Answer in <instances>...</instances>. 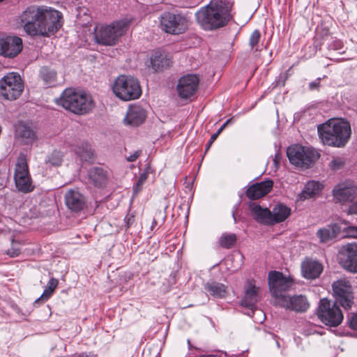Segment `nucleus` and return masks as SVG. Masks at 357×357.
<instances>
[{
    "instance_id": "3",
    "label": "nucleus",
    "mask_w": 357,
    "mask_h": 357,
    "mask_svg": "<svg viewBox=\"0 0 357 357\" xmlns=\"http://www.w3.org/2000/svg\"><path fill=\"white\" fill-rule=\"evenodd\" d=\"M319 137L327 146L343 147L349 142L351 129L350 123L342 119H331L317 127Z\"/></svg>"
},
{
    "instance_id": "17",
    "label": "nucleus",
    "mask_w": 357,
    "mask_h": 357,
    "mask_svg": "<svg viewBox=\"0 0 357 357\" xmlns=\"http://www.w3.org/2000/svg\"><path fill=\"white\" fill-rule=\"evenodd\" d=\"M15 136L21 144L27 145L32 144L37 139L35 128L24 121H19L15 125Z\"/></svg>"
},
{
    "instance_id": "33",
    "label": "nucleus",
    "mask_w": 357,
    "mask_h": 357,
    "mask_svg": "<svg viewBox=\"0 0 357 357\" xmlns=\"http://www.w3.org/2000/svg\"><path fill=\"white\" fill-rule=\"evenodd\" d=\"M40 76L46 85H50L56 80L55 71L47 67H42L40 68Z\"/></svg>"
},
{
    "instance_id": "20",
    "label": "nucleus",
    "mask_w": 357,
    "mask_h": 357,
    "mask_svg": "<svg viewBox=\"0 0 357 357\" xmlns=\"http://www.w3.org/2000/svg\"><path fill=\"white\" fill-rule=\"evenodd\" d=\"M146 118V112L140 105H133L128 107L123 123L131 127L142 124Z\"/></svg>"
},
{
    "instance_id": "47",
    "label": "nucleus",
    "mask_w": 357,
    "mask_h": 357,
    "mask_svg": "<svg viewBox=\"0 0 357 357\" xmlns=\"http://www.w3.org/2000/svg\"><path fill=\"white\" fill-rule=\"evenodd\" d=\"M330 47L333 50H340L342 47V43L340 40H335Z\"/></svg>"
},
{
    "instance_id": "7",
    "label": "nucleus",
    "mask_w": 357,
    "mask_h": 357,
    "mask_svg": "<svg viewBox=\"0 0 357 357\" xmlns=\"http://www.w3.org/2000/svg\"><path fill=\"white\" fill-rule=\"evenodd\" d=\"M14 181L15 188L19 192L29 193L34 189L29 171L27 159L24 153H20L17 159L14 170Z\"/></svg>"
},
{
    "instance_id": "48",
    "label": "nucleus",
    "mask_w": 357,
    "mask_h": 357,
    "mask_svg": "<svg viewBox=\"0 0 357 357\" xmlns=\"http://www.w3.org/2000/svg\"><path fill=\"white\" fill-rule=\"evenodd\" d=\"M320 84V79H318L314 82H312L309 84V87L311 90H314L315 89H317Z\"/></svg>"
},
{
    "instance_id": "27",
    "label": "nucleus",
    "mask_w": 357,
    "mask_h": 357,
    "mask_svg": "<svg viewBox=\"0 0 357 357\" xmlns=\"http://www.w3.org/2000/svg\"><path fill=\"white\" fill-rule=\"evenodd\" d=\"M340 231V227L337 224L329 225L327 227L320 229L317 232V237L321 243H327L335 238Z\"/></svg>"
},
{
    "instance_id": "36",
    "label": "nucleus",
    "mask_w": 357,
    "mask_h": 357,
    "mask_svg": "<svg viewBox=\"0 0 357 357\" xmlns=\"http://www.w3.org/2000/svg\"><path fill=\"white\" fill-rule=\"evenodd\" d=\"M149 174V168H147L143 173L139 175L137 183L133 186L134 194H138L142 189L144 183L146 181Z\"/></svg>"
},
{
    "instance_id": "30",
    "label": "nucleus",
    "mask_w": 357,
    "mask_h": 357,
    "mask_svg": "<svg viewBox=\"0 0 357 357\" xmlns=\"http://www.w3.org/2000/svg\"><path fill=\"white\" fill-rule=\"evenodd\" d=\"M204 289L209 295L214 298H223L227 293V287L223 284L216 282L206 283Z\"/></svg>"
},
{
    "instance_id": "4",
    "label": "nucleus",
    "mask_w": 357,
    "mask_h": 357,
    "mask_svg": "<svg viewBox=\"0 0 357 357\" xmlns=\"http://www.w3.org/2000/svg\"><path fill=\"white\" fill-rule=\"evenodd\" d=\"M56 103L77 114H84L93 107L91 97L86 93H78L72 89H66Z\"/></svg>"
},
{
    "instance_id": "15",
    "label": "nucleus",
    "mask_w": 357,
    "mask_h": 357,
    "mask_svg": "<svg viewBox=\"0 0 357 357\" xmlns=\"http://www.w3.org/2000/svg\"><path fill=\"white\" fill-rule=\"evenodd\" d=\"M22 48V40L18 36H7L0 38V54L5 57H15Z\"/></svg>"
},
{
    "instance_id": "24",
    "label": "nucleus",
    "mask_w": 357,
    "mask_h": 357,
    "mask_svg": "<svg viewBox=\"0 0 357 357\" xmlns=\"http://www.w3.org/2000/svg\"><path fill=\"white\" fill-rule=\"evenodd\" d=\"M65 202L71 211H79L83 208L85 200L78 190H70L66 193Z\"/></svg>"
},
{
    "instance_id": "43",
    "label": "nucleus",
    "mask_w": 357,
    "mask_h": 357,
    "mask_svg": "<svg viewBox=\"0 0 357 357\" xmlns=\"http://www.w3.org/2000/svg\"><path fill=\"white\" fill-rule=\"evenodd\" d=\"M349 327L357 331V312L354 314L349 319Z\"/></svg>"
},
{
    "instance_id": "25",
    "label": "nucleus",
    "mask_w": 357,
    "mask_h": 357,
    "mask_svg": "<svg viewBox=\"0 0 357 357\" xmlns=\"http://www.w3.org/2000/svg\"><path fill=\"white\" fill-rule=\"evenodd\" d=\"M250 209L253 218L259 222L266 225H273L271 211L267 208H261L259 205L252 204Z\"/></svg>"
},
{
    "instance_id": "21",
    "label": "nucleus",
    "mask_w": 357,
    "mask_h": 357,
    "mask_svg": "<svg viewBox=\"0 0 357 357\" xmlns=\"http://www.w3.org/2000/svg\"><path fill=\"white\" fill-rule=\"evenodd\" d=\"M357 194L356 188L348 183H340L333 190V195L336 202L344 203L353 200Z\"/></svg>"
},
{
    "instance_id": "49",
    "label": "nucleus",
    "mask_w": 357,
    "mask_h": 357,
    "mask_svg": "<svg viewBox=\"0 0 357 357\" xmlns=\"http://www.w3.org/2000/svg\"><path fill=\"white\" fill-rule=\"evenodd\" d=\"M280 155H279L278 153V154H275V158H274V160H273V161H274V163H275V166H278V165H279V160H280Z\"/></svg>"
},
{
    "instance_id": "10",
    "label": "nucleus",
    "mask_w": 357,
    "mask_h": 357,
    "mask_svg": "<svg viewBox=\"0 0 357 357\" xmlns=\"http://www.w3.org/2000/svg\"><path fill=\"white\" fill-rule=\"evenodd\" d=\"M24 89L21 77L16 73H10L0 79V96L7 100H15Z\"/></svg>"
},
{
    "instance_id": "34",
    "label": "nucleus",
    "mask_w": 357,
    "mask_h": 357,
    "mask_svg": "<svg viewBox=\"0 0 357 357\" xmlns=\"http://www.w3.org/2000/svg\"><path fill=\"white\" fill-rule=\"evenodd\" d=\"M236 241V236L234 234H223L219 240L220 244L222 248H231L234 245Z\"/></svg>"
},
{
    "instance_id": "42",
    "label": "nucleus",
    "mask_w": 357,
    "mask_h": 357,
    "mask_svg": "<svg viewBox=\"0 0 357 357\" xmlns=\"http://www.w3.org/2000/svg\"><path fill=\"white\" fill-rule=\"evenodd\" d=\"M58 284H59V281L58 280L55 279V278H51L48 283H47V286L46 288H47L48 289L51 290L52 291H54L55 289L56 288V287L58 286Z\"/></svg>"
},
{
    "instance_id": "50",
    "label": "nucleus",
    "mask_w": 357,
    "mask_h": 357,
    "mask_svg": "<svg viewBox=\"0 0 357 357\" xmlns=\"http://www.w3.org/2000/svg\"><path fill=\"white\" fill-rule=\"evenodd\" d=\"M331 163L333 164V165H334V166H335V164H336V161L333 160V161H332V162H331Z\"/></svg>"
},
{
    "instance_id": "32",
    "label": "nucleus",
    "mask_w": 357,
    "mask_h": 357,
    "mask_svg": "<svg viewBox=\"0 0 357 357\" xmlns=\"http://www.w3.org/2000/svg\"><path fill=\"white\" fill-rule=\"evenodd\" d=\"M73 151L82 160H89L93 156L91 146L87 143H82L79 146L74 147Z\"/></svg>"
},
{
    "instance_id": "45",
    "label": "nucleus",
    "mask_w": 357,
    "mask_h": 357,
    "mask_svg": "<svg viewBox=\"0 0 357 357\" xmlns=\"http://www.w3.org/2000/svg\"><path fill=\"white\" fill-rule=\"evenodd\" d=\"M125 222L128 228L131 227L135 222V216L133 215H127L125 218Z\"/></svg>"
},
{
    "instance_id": "5",
    "label": "nucleus",
    "mask_w": 357,
    "mask_h": 357,
    "mask_svg": "<svg viewBox=\"0 0 357 357\" xmlns=\"http://www.w3.org/2000/svg\"><path fill=\"white\" fill-rule=\"evenodd\" d=\"M112 90L115 96L123 101L136 100L142 95L139 82L131 75H119L112 84Z\"/></svg>"
},
{
    "instance_id": "31",
    "label": "nucleus",
    "mask_w": 357,
    "mask_h": 357,
    "mask_svg": "<svg viewBox=\"0 0 357 357\" xmlns=\"http://www.w3.org/2000/svg\"><path fill=\"white\" fill-rule=\"evenodd\" d=\"M290 213L291 210L289 208L283 204L276 205L271 211L273 225L283 222L290 215Z\"/></svg>"
},
{
    "instance_id": "26",
    "label": "nucleus",
    "mask_w": 357,
    "mask_h": 357,
    "mask_svg": "<svg viewBox=\"0 0 357 357\" xmlns=\"http://www.w3.org/2000/svg\"><path fill=\"white\" fill-rule=\"evenodd\" d=\"M151 63L155 71H161L169 66L170 59L162 52H155L151 57Z\"/></svg>"
},
{
    "instance_id": "18",
    "label": "nucleus",
    "mask_w": 357,
    "mask_h": 357,
    "mask_svg": "<svg viewBox=\"0 0 357 357\" xmlns=\"http://www.w3.org/2000/svg\"><path fill=\"white\" fill-rule=\"evenodd\" d=\"M259 288L256 287L254 280H248L245 287V295L241 301V305L250 308L252 314L258 313L264 317L261 310H254V307L259 301ZM264 319V317H263V319Z\"/></svg>"
},
{
    "instance_id": "40",
    "label": "nucleus",
    "mask_w": 357,
    "mask_h": 357,
    "mask_svg": "<svg viewBox=\"0 0 357 357\" xmlns=\"http://www.w3.org/2000/svg\"><path fill=\"white\" fill-rule=\"evenodd\" d=\"M343 231L346 237L357 239V226H349Z\"/></svg>"
},
{
    "instance_id": "1",
    "label": "nucleus",
    "mask_w": 357,
    "mask_h": 357,
    "mask_svg": "<svg viewBox=\"0 0 357 357\" xmlns=\"http://www.w3.org/2000/svg\"><path fill=\"white\" fill-rule=\"evenodd\" d=\"M19 19L24 32L32 37H50L61 26V13L46 6H29Z\"/></svg>"
},
{
    "instance_id": "11",
    "label": "nucleus",
    "mask_w": 357,
    "mask_h": 357,
    "mask_svg": "<svg viewBox=\"0 0 357 357\" xmlns=\"http://www.w3.org/2000/svg\"><path fill=\"white\" fill-rule=\"evenodd\" d=\"M161 28L171 34H180L187 30L189 23L187 17L180 13H165L160 20Z\"/></svg>"
},
{
    "instance_id": "16",
    "label": "nucleus",
    "mask_w": 357,
    "mask_h": 357,
    "mask_svg": "<svg viewBox=\"0 0 357 357\" xmlns=\"http://www.w3.org/2000/svg\"><path fill=\"white\" fill-rule=\"evenodd\" d=\"M199 79L196 75L189 74L181 77L177 84L179 97L187 99L193 96L198 89Z\"/></svg>"
},
{
    "instance_id": "35",
    "label": "nucleus",
    "mask_w": 357,
    "mask_h": 357,
    "mask_svg": "<svg viewBox=\"0 0 357 357\" xmlns=\"http://www.w3.org/2000/svg\"><path fill=\"white\" fill-rule=\"evenodd\" d=\"M63 156L61 152L54 151L47 157L45 160L46 163L58 167L62 163Z\"/></svg>"
},
{
    "instance_id": "19",
    "label": "nucleus",
    "mask_w": 357,
    "mask_h": 357,
    "mask_svg": "<svg viewBox=\"0 0 357 357\" xmlns=\"http://www.w3.org/2000/svg\"><path fill=\"white\" fill-rule=\"evenodd\" d=\"M277 305L301 312L306 311L310 304L305 296L298 295L294 296H287L286 297H280L279 298Z\"/></svg>"
},
{
    "instance_id": "39",
    "label": "nucleus",
    "mask_w": 357,
    "mask_h": 357,
    "mask_svg": "<svg viewBox=\"0 0 357 357\" xmlns=\"http://www.w3.org/2000/svg\"><path fill=\"white\" fill-rule=\"evenodd\" d=\"M20 243L13 240L11 248L7 251V254L11 257H15L20 255Z\"/></svg>"
},
{
    "instance_id": "2",
    "label": "nucleus",
    "mask_w": 357,
    "mask_h": 357,
    "mask_svg": "<svg viewBox=\"0 0 357 357\" xmlns=\"http://www.w3.org/2000/svg\"><path fill=\"white\" fill-rule=\"evenodd\" d=\"M233 3L227 0H211L195 13L197 24L205 31L222 28L232 19Z\"/></svg>"
},
{
    "instance_id": "14",
    "label": "nucleus",
    "mask_w": 357,
    "mask_h": 357,
    "mask_svg": "<svg viewBox=\"0 0 357 357\" xmlns=\"http://www.w3.org/2000/svg\"><path fill=\"white\" fill-rule=\"evenodd\" d=\"M338 261L346 271L357 273V243H348L342 247L338 254Z\"/></svg>"
},
{
    "instance_id": "13",
    "label": "nucleus",
    "mask_w": 357,
    "mask_h": 357,
    "mask_svg": "<svg viewBox=\"0 0 357 357\" xmlns=\"http://www.w3.org/2000/svg\"><path fill=\"white\" fill-rule=\"evenodd\" d=\"M332 287L335 302L345 310L350 309L354 304V296L349 282L345 279L339 280L333 283Z\"/></svg>"
},
{
    "instance_id": "29",
    "label": "nucleus",
    "mask_w": 357,
    "mask_h": 357,
    "mask_svg": "<svg viewBox=\"0 0 357 357\" xmlns=\"http://www.w3.org/2000/svg\"><path fill=\"white\" fill-rule=\"evenodd\" d=\"M322 188V185L319 182L314 181L307 182L299 195L300 199L305 200L316 196L321 192Z\"/></svg>"
},
{
    "instance_id": "44",
    "label": "nucleus",
    "mask_w": 357,
    "mask_h": 357,
    "mask_svg": "<svg viewBox=\"0 0 357 357\" xmlns=\"http://www.w3.org/2000/svg\"><path fill=\"white\" fill-rule=\"evenodd\" d=\"M141 153H142V151H140V150L135 151L133 153H132L130 155H128V157H126V160L128 162H134L138 158V157L141 155Z\"/></svg>"
},
{
    "instance_id": "23",
    "label": "nucleus",
    "mask_w": 357,
    "mask_h": 357,
    "mask_svg": "<svg viewBox=\"0 0 357 357\" xmlns=\"http://www.w3.org/2000/svg\"><path fill=\"white\" fill-rule=\"evenodd\" d=\"M271 180L259 182L250 185L246 191V195L251 199H259L268 194L273 188Z\"/></svg>"
},
{
    "instance_id": "38",
    "label": "nucleus",
    "mask_w": 357,
    "mask_h": 357,
    "mask_svg": "<svg viewBox=\"0 0 357 357\" xmlns=\"http://www.w3.org/2000/svg\"><path fill=\"white\" fill-rule=\"evenodd\" d=\"M231 121V119H228L227 120L220 128L219 129L217 130V132L214 134H213L211 137V139L210 140L208 141L207 145H206V151H207L210 146H211V144L214 142V141L217 139V137H218V135L222 132V130L225 128V127L228 125V123Z\"/></svg>"
},
{
    "instance_id": "8",
    "label": "nucleus",
    "mask_w": 357,
    "mask_h": 357,
    "mask_svg": "<svg viewBox=\"0 0 357 357\" xmlns=\"http://www.w3.org/2000/svg\"><path fill=\"white\" fill-rule=\"evenodd\" d=\"M319 319L326 325L336 327L343 321V314L336 304L327 298H322L319 301L317 311Z\"/></svg>"
},
{
    "instance_id": "37",
    "label": "nucleus",
    "mask_w": 357,
    "mask_h": 357,
    "mask_svg": "<svg viewBox=\"0 0 357 357\" xmlns=\"http://www.w3.org/2000/svg\"><path fill=\"white\" fill-rule=\"evenodd\" d=\"M261 38V33L259 30H255L249 39V45L252 50L257 51L259 50V42Z\"/></svg>"
},
{
    "instance_id": "6",
    "label": "nucleus",
    "mask_w": 357,
    "mask_h": 357,
    "mask_svg": "<svg viewBox=\"0 0 357 357\" xmlns=\"http://www.w3.org/2000/svg\"><path fill=\"white\" fill-rule=\"evenodd\" d=\"M128 27L129 21L126 19L114 21L109 24L102 25L96 29L95 39L98 43L103 45H114L126 33Z\"/></svg>"
},
{
    "instance_id": "41",
    "label": "nucleus",
    "mask_w": 357,
    "mask_h": 357,
    "mask_svg": "<svg viewBox=\"0 0 357 357\" xmlns=\"http://www.w3.org/2000/svg\"><path fill=\"white\" fill-rule=\"evenodd\" d=\"M52 294H53V291L48 289L47 288H45V290L43 291V293L40 296V297L35 301L34 305H37L40 303H43L45 301H46L47 300H48L50 298V297L52 295Z\"/></svg>"
},
{
    "instance_id": "9",
    "label": "nucleus",
    "mask_w": 357,
    "mask_h": 357,
    "mask_svg": "<svg viewBox=\"0 0 357 357\" xmlns=\"http://www.w3.org/2000/svg\"><path fill=\"white\" fill-rule=\"evenodd\" d=\"M287 155L292 165L305 168L309 167L319 157L314 150L298 144L289 146Z\"/></svg>"
},
{
    "instance_id": "46",
    "label": "nucleus",
    "mask_w": 357,
    "mask_h": 357,
    "mask_svg": "<svg viewBox=\"0 0 357 357\" xmlns=\"http://www.w3.org/2000/svg\"><path fill=\"white\" fill-rule=\"evenodd\" d=\"M348 213L349 214H357V200L349 206Z\"/></svg>"
},
{
    "instance_id": "12",
    "label": "nucleus",
    "mask_w": 357,
    "mask_h": 357,
    "mask_svg": "<svg viewBox=\"0 0 357 357\" xmlns=\"http://www.w3.org/2000/svg\"><path fill=\"white\" fill-rule=\"evenodd\" d=\"M292 280L285 277L282 273L278 271H271L268 274V285L270 291L275 298V304L278 305V301L280 297H286L283 292L287 291L292 285Z\"/></svg>"
},
{
    "instance_id": "22",
    "label": "nucleus",
    "mask_w": 357,
    "mask_h": 357,
    "mask_svg": "<svg viewBox=\"0 0 357 357\" xmlns=\"http://www.w3.org/2000/svg\"><path fill=\"white\" fill-rule=\"evenodd\" d=\"M323 271V266L318 261L306 259L301 264V272L306 279H315Z\"/></svg>"
},
{
    "instance_id": "28",
    "label": "nucleus",
    "mask_w": 357,
    "mask_h": 357,
    "mask_svg": "<svg viewBox=\"0 0 357 357\" xmlns=\"http://www.w3.org/2000/svg\"><path fill=\"white\" fill-rule=\"evenodd\" d=\"M89 179L95 186L102 187L107 179L106 172L100 167H93L89 172Z\"/></svg>"
}]
</instances>
